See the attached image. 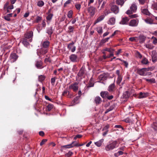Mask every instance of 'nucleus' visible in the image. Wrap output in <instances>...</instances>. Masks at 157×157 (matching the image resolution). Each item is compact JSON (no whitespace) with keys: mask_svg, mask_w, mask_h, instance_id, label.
<instances>
[{"mask_svg":"<svg viewBox=\"0 0 157 157\" xmlns=\"http://www.w3.org/2000/svg\"><path fill=\"white\" fill-rule=\"evenodd\" d=\"M50 42L47 40L44 42L42 44V47L45 48H47L49 47Z\"/></svg>","mask_w":157,"mask_h":157,"instance_id":"nucleus-24","label":"nucleus"},{"mask_svg":"<svg viewBox=\"0 0 157 157\" xmlns=\"http://www.w3.org/2000/svg\"><path fill=\"white\" fill-rule=\"evenodd\" d=\"M118 78L117 79V83L118 84H119L122 81V77L121 75L118 76Z\"/></svg>","mask_w":157,"mask_h":157,"instance_id":"nucleus-51","label":"nucleus"},{"mask_svg":"<svg viewBox=\"0 0 157 157\" xmlns=\"http://www.w3.org/2000/svg\"><path fill=\"white\" fill-rule=\"evenodd\" d=\"M97 30L99 34H101L103 32V29L101 27H98L97 28Z\"/></svg>","mask_w":157,"mask_h":157,"instance_id":"nucleus-44","label":"nucleus"},{"mask_svg":"<svg viewBox=\"0 0 157 157\" xmlns=\"http://www.w3.org/2000/svg\"><path fill=\"white\" fill-rule=\"evenodd\" d=\"M53 14L52 13L49 14L46 17V19L47 21H50L52 20Z\"/></svg>","mask_w":157,"mask_h":157,"instance_id":"nucleus-45","label":"nucleus"},{"mask_svg":"<svg viewBox=\"0 0 157 157\" xmlns=\"http://www.w3.org/2000/svg\"><path fill=\"white\" fill-rule=\"evenodd\" d=\"M73 15V11L71 10H70L67 14V16L69 18H71Z\"/></svg>","mask_w":157,"mask_h":157,"instance_id":"nucleus-48","label":"nucleus"},{"mask_svg":"<svg viewBox=\"0 0 157 157\" xmlns=\"http://www.w3.org/2000/svg\"><path fill=\"white\" fill-rule=\"evenodd\" d=\"M10 57L11 59H12L13 62H14L17 59L18 56L16 53H13L11 54Z\"/></svg>","mask_w":157,"mask_h":157,"instance_id":"nucleus-22","label":"nucleus"},{"mask_svg":"<svg viewBox=\"0 0 157 157\" xmlns=\"http://www.w3.org/2000/svg\"><path fill=\"white\" fill-rule=\"evenodd\" d=\"M46 78V76L44 75H40L38 76V81L41 82H42Z\"/></svg>","mask_w":157,"mask_h":157,"instance_id":"nucleus-32","label":"nucleus"},{"mask_svg":"<svg viewBox=\"0 0 157 157\" xmlns=\"http://www.w3.org/2000/svg\"><path fill=\"white\" fill-rule=\"evenodd\" d=\"M99 78L100 80L104 81L106 79L107 77L105 74H102L100 75L99 77Z\"/></svg>","mask_w":157,"mask_h":157,"instance_id":"nucleus-31","label":"nucleus"},{"mask_svg":"<svg viewBox=\"0 0 157 157\" xmlns=\"http://www.w3.org/2000/svg\"><path fill=\"white\" fill-rule=\"evenodd\" d=\"M111 10L115 14H117L119 12V7L116 5H113L111 6Z\"/></svg>","mask_w":157,"mask_h":157,"instance_id":"nucleus-6","label":"nucleus"},{"mask_svg":"<svg viewBox=\"0 0 157 157\" xmlns=\"http://www.w3.org/2000/svg\"><path fill=\"white\" fill-rule=\"evenodd\" d=\"M75 143V141H73L71 144L67 145L62 146H61V147H65L67 148H69L72 147H74V143Z\"/></svg>","mask_w":157,"mask_h":157,"instance_id":"nucleus-23","label":"nucleus"},{"mask_svg":"<svg viewBox=\"0 0 157 157\" xmlns=\"http://www.w3.org/2000/svg\"><path fill=\"white\" fill-rule=\"evenodd\" d=\"M94 83L93 82H92L90 80L87 86L88 87H93L94 86Z\"/></svg>","mask_w":157,"mask_h":157,"instance_id":"nucleus-53","label":"nucleus"},{"mask_svg":"<svg viewBox=\"0 0 157 157\" xmlns=\"http://www.w3.org/2000/svg\"><path fill=\"white\" fill-rule=\"evenodd\" d=\"M56 78H52L51 79V82L52 85H53L55 82Z\"/></svg>","mask_w":157,"mask_h":157,"instance_id":"nucleus-60","label":"nucleus"},{"mask_svg":"<svg viewBox=\"0 0 157 157\" xmlns=\"http://www.w3.org/2000/svg\"><path fill=\"white\" fill-rule=\"evenodd\" d=\"M116 2L117 4L122 6L124 4V0H117Z\"/></svg>","mask_w":157,"mask_h":157,"instance_id":"nucleus-39","label":"nucleus"},{"mask_svg":"<svg viewBox=\"0 0 157 157\" xmlns=\"http://www.w3.org/2000/svg\"><path fill=\"white\" fill-rule=\"evenodd\" d=\"M32 40V39H28L26 38H24V39H23L22 40V43L26 47H27L29 45V41L31 42Z\"/></svg>","mask_w":157,"mask_h":157,"instance_id":"nucleus-10","label":"nucleus"},{"mask_svg":"<svg viewBox=\"0 0 157 157\" xmlns=\"http://www.w3.org/2000/svg\"><path fill=\"white\" fill-rule=\"evenodd\" d=\"M138 41L140 43H143L145 40L146 37L143 35H140L137 37Z\"/></svg>","mask_w":157,"mask_h":157,"instance_id":"nucleus-21","label":"nucleus"},{"mask_svg":"<svg viewBox=\"0 0 157 157\" xmlns=\"http://www.w3.org/2000/svg\"><path fill=\"white\" fill-rule=\"evenodd\" d=\"M80 97L79 96H77L74 98L72 102V105H75V104L77 103V101L78 100Z\"/></svg>","mask_w":157,"mask_h":157,"instance_id":"nucleus-37","label":"nucleus"},{"mask_svg":"<svg viewBox=\"0 0 157 157\" xmlns=\"http://www.w3.org/2000/svg\"><path fill=\"white\" fill-rule=\"evenodd\" d=\"M129 17L131 18H135L136 17H138V15L137 14H129Z\"/></svg>","mask_w":157,"mask_h":157,"instance_id":"nucleus-56","label":"nucleus"},{"mask_svg":"<svg viewBox=\"0 0 157 157\" xmlns=\"http://www.w3.org/2000/svg\"><path fill=\"white\" fill-rule=\"evenodd\" d=\"M115 18L113 17L110 18L108 21V24L110 25H113L115 24Z\"/></svg>","mask_w":157,"mask_h":157,"instance_id":"nucleus-29","label":"nucleus"},{"mask_svg":"<svg viewBox=\"0 0 157 157\" xmlns=\"http://www.w3.org/2000/svg\"><path fill=\"white\" fill-rule=\"evenodd\" d=\"M82 136V135H80L79 134H78L75 137H74V139L76 140L77 138H81Z\"/></svg>","mask_w":157,"mask_h":157,"instance_id":"nucleus-61","label":"nucleus"},{"mask_svg":"<svg viewBox=\"0 0 157 157\" xmlns=\"http://www.w3.org/2000/svg\"><path fill=\"white\" fill-rule=\"evenodd\" d=\"M85 73V68L82 67L79 71L78 73V76L81 77L83 76L84 74Z\"/></svg>","mask_w":157,"mask_h":157,"instance_id":"nucleus-18","label":"nucleus"},{"mask_svg":"<svg viewBox=\"0 0 157 157\" xmlns=\"http://www.w3.org/2000/svg\"><path fill=\"white\" fill-rule=\"evenodd\" d=\"M73 154V153L72 152L70 151L68 153H66L65 155L66 157H70Z\"/></svg>","mask_w":157,"mask_h":157,"instance_id":"nucleus-50","label":"nucleus"},{"mask_svg":"<svg viewBox=\"0 0 157 157\" xmlns=\"http://www.w3.org/2000/svg\"><path fill=\"white\" fill-rule=\"evenodd\" d=\"M120 144L119 140L110 141L106 146L105 149L107 151H111L118 147Z\"/></svg>","mask_w":157,"mask_h":157,"instance_id":"nucleus-1","label":"nucleus"},{"mask_svg":"<svg viewBox=\"0 0 157 157\" xmlns=\"http://www.w3.org/2000/svg\"><path fill=\"white\" fill-rule=\"evenodd\" d=\"M145 46L147 48L150 49H152L153 48V46L150 44H146Z\"/></svg>","mask_w":157,"mask_h":157,"instance_id":"nucleus-55","label":"nucleus"},{"mask_svg":"<svg viewBox=\"0 0 157 157\" xmlns=\"http://www.w3.org/2000/svg\"><path fill=\"white\" fill-rule=\"evenodd\" d=\"M137 37H131L129 38V41L132 42H138Z\"/></svg>","mask_w":157,"mask_h":157,"instance_id":"nucleus-36","label":"nucleus"},{"mask_svg":"<svg viewBox=\"0 0 157 157\" xmlns=\"http://www.w3.org/2000/svg\"><path fill=\"white\" fill-rule=\"evenodd\" d=\"M87 8V11L89 13L90 15L91 16H93L96 13V8L90 5Z\"/></svg>","mask_w":157,"mask_h":157,"instance_id":"nucleus-2","label":"nucleus"},{"mask_svg":"<svg viewBox=\"0 0 157 157\" xmlns=\"http://www.w3.org/2000/svg\"><path fill=\"white\" fill-rule=\"evenodd\" d=\"M33 33L32 31H29L25 35V38L29 39L32 37L33 35Z\"/></svg>","mask_w":157,"mask_h":157,"instance_id":"nucleus-17","label":"nucleus"},{"mask_svg":"<svg viewBox=\"0 0 157 157\" xmlns=\"http://www.w3.org/2000/svg\"><path fill=\"white\" fill-rule=\"evenodd\" d=\"M137 9V6L135 3H133L130 7V10H128L126 12L128 14H130L135 12Z\"/></svg>","mask_w":157,"mask_h":157,"instance_id":"nucleus-3","label":"nucleus"},{"mask_svg":"<svg viewBox=\"0 0 157 157\" xmlns=\"http://www.w3.org/2000/svg\"><path fill=\"white\" fill-rule=\"evenodd\" d=\"M136 56L139 58H141L142 56L141 54L138 52H136Z\"/></svg>","mask_w":157,"mask_h":157,"instance_id":"nucleus-54","label":"nucleus"},{"mask_svg":"<svg viewBox=\"0 0 157 157\" xmlns=\"http://www.w3.org/2000/svg\"><path fill=\"white\" fill-rule=\"evenodd\" d=\"M104 51H107L110 53L113 52L114 51V49L111 48H105L104 49Z\"/></svg>","mask_w":157,"mask_h":157,"instance_id":"nucleus-47","label":"nucleus"},{"mask_svg":"<svg viewBox=\"0 0 157 157\" xmlns=\"http://www.w3.org/2000/svg\"><path fill=\"white\" fill-rule=\"evenodd\" d=\"M75 6L77 10L79 11L81 8V4L79 3H76Z\"/></svg>","mask_w":157,"mask_h":157,"instance_id":"nucleus-42","label":"nucleus"},{"mask_svg":"<svg viewBox=\"0 0 157 157\" xmlns=\"http://www.w3.org/2000/svg\"><path fill=\"white\" fill-rule=\"evenodd\" d=\"M71 1V0H68L67 1L65 2V3L64 4V6H65L66 5L70 3Z\"/></svg>","mask_w":157,"mask_h":157,"instance_id":"nucleus-63","label":"nucleus"},{"mask_svg":"<svg viewBox=\"0 0 157 157\" xmlns=\"http://www.w3.org/2000/svg\"><path fill=\"white\" fill-rule=\"evenodd\" d=\"M141 12L147 16H150L151 14L148 10L146 9H142L141 10Z\"/></svg>","mask_w":157,"mask_h":157,"instance_id":"nucleus-27","label":"nucleus"},{"mask_svg":"<svg viewBox=\"0 0 157 157\" xmlns=\"http://www.w3.org/2000/svg\"><path fill=\"white\" fill-rule=\"evenodd\" d=\"M141 62L142 63L146 64L148 63V61L147 59L146 58H144L142 60Z\"/></svg>","mask_w":157,"mask_h":157,"instance_id":"nucleus-46","label":"nucleus"},{"mask_svg":"<svg viewBox=\"0 0 157 157\" xmlns=\"http://www.w3.org/2000/svg\"><path fill=\"white\" fill-rule=\"evenodd\" d=\"M106 42L105 41V40L104 39H102L101 40V42H100L99 43V45L101 46L102 45L105 43Z\"/></svg>","mask_w":157,"mask_h":157,"instance_id":"nucleus-58","label":"nucleus"},{"mask_svg":"<svg viewBox=\"0 0 157 157\" xmlns=\"http://www.w3.org/2000/svg\"><path fill=\"white\" fill-rule=\"evenodd\" d=\"M42 63L41 60L36 61L35 65L38 69H41L43 68L44 67L42 66Z\"/></svg>","mask_w":157,"mask_h":157,"instance_id":"nucleus-14","label":"nucleus"},{"mask_svg":"<svg viewBox=\"0 0 157 157\" xmlns=\"http://www.w3.org/2000/svg\"><path fill=\"white\" fill-rule=\"evenodd\" d=\"M104 17H105L103 15H101L95 21L94 23L96 24L98 22H99L100 21H101L104 19Z\"/></svg>","mask_w":157,"mask_h":157,"instance_id":"nucleus-30","label":"nucleus"},{"mask_svg":"<svg viewBox=\"0 0 157 157\" xmlns=\"http://www.w3.org/2000/svg\"><path fill=\"white\" fill-rule=\"evenodd\" d=\"M146 80L150 83H155V79L154 78H152L150 79H147V78H145Z\"/></svg>","mask_w":157,"mask_h":157,"instance_id":"nucleus-43","label":"nucleus"},{"mask_svg":"<svg viewBox=\"0 0 157 157\" xmlns=\"http://www.w3.org/2000/svg\"><path fill=\"white\" fill-rule=\"evenodd\" d=\"M129 20V19L128 17H124L122 18L121 21L120 22V24L122 25H128V22Z\"/></svg>","mask_w":157,"mask_h":157,"instance_id":"nucleus-12","label":"nucleus"},{"mask_svg":"<svg viewBox=\"0 0 157 157\" xmlns=\"http://www.w3.org/2000/svg\"><path fill=\"white\" fill-rule=\"evenodd\" d=\"M48 52V50L47 49H43L42 48H41L40 52V54L38 53L37 55L40 56V54L44 55L46 53Z\"/></svg>","mask_w":157,"mask_h":157,"instance_id":"nucleus-25","label":"nucleus"},{"mask_svg":"<svg viewBox=\"0 0 157 157\" xmlns=\"http://www.w3.org/2000/svg\"><path fill=\"white\" fill-rule=\"evenodd\" d=\"M69 59L73 62H76L78 61V58L77 55L72 54L69 56Z\"/></svg>","mask_w":157,"mask_h":157,"instance_id":"nucleus-5","label":"nucleus"},{"mask_svg":"<svg viewBox=\"0 0 157 157\" xmlns=\"http://www.w3.org/2000/svg\"><path fill=\"white\" fill-rule=\"evenodd\" d=\"M151 68H144V76L151 75V73L149 71H151Z\"/></svg>","mask_w":157,"mask_h":157,"instance_id":"nucleus-11","label":"nucleus"},{"mask_svg":"<svg viewBox=\"0 0 157 157\" xmlns=\"http://www.w3.org/2000/svg\"><path fill=\"white\" fill-rule=\"evenodd\" d=\"M115 86L114 83H113L110 84L108 87V90L109 92H114L115 90Z\"/></svg>","mask_w":157,"mask_h":157,"instance_id":"nucleus-15","label":"nucleus"},{"mask_svg":"<svg viewBox=\"0 0 157 157\" xmlns=\"http://www.w3.org/2000/svg\"><path fill=\"white\" fill-rule=\"evenodd\" d=\"M144 68L141 69H137V73L140 75L144 76Z\"/></svg>","mask_w":157,"mask_h":157,"instance_id":"nucleus-26","label":"nucleus"},{"mask_svg":"<svg viewBox=\"0 0 157 157\" xmlns=\"http://www.w3.org/2000/svg\"><path fill=\"white\" fill-rule=\"evenodd\" d=\"M78 82H74L70 85L69 87V89L72 90L74 92H76L78 90Z\"/></svg>","mask_w":157,"mask_h":157,"instance_id":"nucleus-4","label":"nucleus"},{"mask_svg":"<svg viewBox=\"0 0 157 157\" xmlns=\"http://www.w3.org/2000/svg\"><path fill=\"white\" fill-rule=\"evenodd\" d=\"M109 95V92L107 91H102L100 93L101 96L103 98H106L108 97V95Z\"/></svg>","mask_w":157,"mask_h":157,"instance_id":"nucleus-19","label":"nucleus"},{"mask_svg":"<svg viewBox=\"0 0 157 157\" xmlns=\"http://www.w3.org/2000/svg\"><path fill=\"white\" fill-rule=\"evenodd\" d=\"M54 31V29H53L52 27L50 26L47 28L46 33L48 34L50 37H51V35L53 33Z\"/></svg>","mask_w":157,"mask_h":157,"instance_id":"nucleus-13","label":"nucleus"},{"mask_svg":"<svg viewBox=\"0 0 157 157\" xmlns=\"http://www.w3.org/2000/svg\"><path fill=\"white\" fill-rule=\"evenodd\" d=\"M74 29V27L72 26H69L68 27V33H73V31Z\"/></svg>","mask_w":157,"mask_h":157,"instance_id":"nucleus-38","label":"nucleus"},{"mask_svg":"<svg viewBox=\"0 0 157 157\" xmlns=\"http://www.w3.org/2000/svg\"><path fill=\"white\" fill-rule=\"evenodd\" d=\"M42 19V17H41L37 16L34 20V22L36 23H38Z\"/></svg>","mask_w":157,"mask_h":157,"instance_id":"nucleus-40","label":"nucleus"},{"mask_svg":"<svg viewBox=\"0 0 157 157\" xmlns=\"http://www.w3.org/2000/svg\"><path fill=\"white\" fill-rule=\"evenodd\" d=\"M3 18H4L5 20H6L7 21H10L11 20L10 18L8 16V15H7L6 16H4L3 17Z\"/></svg>","mask_w":157,"mask_h":157,"instance_id":"nucleus-59","label":"nucleus"},{"mask_svg":"<svg viewBox=\"0 0 157 157\" xmlns=\"http://www.w3.org/2000/svg\"><path fill=\"white\" fill-rule=\"evenodd\" d=\"M101 102V98L99 96H97L95 98L94 102L96 104V105L100 104Z\"/></svg>","mask_w":157,"mask_h":157,"instance_id":"nucleus-16","label":"nucleus"},{"mask_svg":"<svg viewBox=\"0 0 157 157\" xmlns=\"http://www.w3.org/2000/svg\"><path fill=\"white\" fill-rule=\"evenodd\" d=\"M148 93H143L140 92L139 94L138 98H145L148 96Z\"/></svg>","mask_w":157,"mask_h":157,"instance_id":"nucleus-20","label":"nucleus"},{"mask_svg":"<svg viewBox=\"0 0 157 157\" xmlns=\"http://www.w3.org/2000/svg\"><path fill=\"white\" fill-rule=\"evenodd\" d=\"M74 43L72 41V43L69 44L68 45L67 48L68 49L71 50L72 52H74L76 49V47L75 46H73Z\"/></svg>","mask_w":157,"mask_h":157,"instance_id":"nucleus-7","label":"nucleus"},{"mask_svg":"<svg viewBox=\"0 0 157 157\" xmlns=\"http://www.w3.org/2000/svg\"><path fill=\"white\" fill-rule=\"evenodd\" d=\"M130 95L128 91H126L123 94V96L124 98H128Z\"/></svg>","mask_w":157,"mask_h":157,"instance_id":"nucleus-35","label":"nucleus"},{"mask_svg":"<svg viewBox=\"0 0 157 157\" xmlns=\"http://www.w3.org/2000/svg\"><path fill=\"white\" fill-rule=\"evenodd\" d=\"M138 23L135 19L131 20L128 23V25L131 26H136L138 25Z\"/></svg>","mask_w":157,"mask_h":157,"instance_id":"nucleus-9","label":"nucleus"},{"mask_svg":"<svg viewBox=\"0 0 157 157\" xmlns=\"http://www.w3.org/2000/svg\"><path fill=\"white\" fill-rule=\"evenodd\" d=\"M152 59L153 62H155L157 61V52L155 51L152 52Z\"/></svg>","mask_w":157,"mask_h":157,"instance_id":"nucleus-8","label":"nucleus"},{"mask_svg":"<svg viewBox=\"0 0 157 157\" xmlns=\"http://www.w3.org/2000/svg\"><path fill=\"white\" fill-rule=\"evenodd\" d=\"M104 141V139H101L100 140L98 141L95 142L94 144L95 145L97 146L98 147H100L102 145V143Z\"/></svg>","mask_w":157,"mask_h":157,"instance_id":"nucleus-28","label":"nucleus"},{"mask_svg":"<svg viewBox=\"0 0 157 157\" xmlns=\"http://www.w3.org/2000/svg\"><path fill=\"white\" fill-rule=\"evenodd\" d=\"M151 127L154 130L157 131V122H155L153 123L151 125Z\"/></svg>","mask_w":157,"mask_h":157,"instance_id":"nucleus-33","label":"nucleus"},{"mask_svg":"<svg viewBox=\"0 0 157 157\" xmlns=\"http://www.w3.org/2000/svg\"><path fill=\"white\" fill-rule=\"evenodd\" d=\"M121 61L124 64V65L125 66V67H127L128 66V62L125 61H124V60H121Z\"/></svg>","mask_w":157,"mask_h":157,"instance_id":"nucleus-62","label":"nucleus"},{"mask_svg":"<svg viewBox=\"0 0 157 157\" xmlns=\"http://www.w3.org/2000/svg\"><path fill=\"white\" fill-rule=\"evenodd\" d=\"M144 21L147 24H152L153 23V21L151 18H147Z\"/></svg>","mask_w":157,"mask_h":157,"instance_id":"nucleus-34","label":"nucleus"},{"mask_svg":"<svg viewBox=\"0 0 157 157\" xmlns=\"http://www.w3.org/2000/svg\"><path fill=\"white\" fill-rule=\"evenodd\" d=\"M44 5V2L42 1H39L37 2V5L40 7H42Z\"/></svg>","mask_w":157,"mask_h":157,"instance_id":"nucleus-41","label":"nucleus"},{"mask_svg":"<svg viewBox=\"0 0 157 157\" xmlns=\"http://www.w3.org/2000/svg\"><path fill=\"white\" fill-rule=\"evenodd\" d=\"M47 140H48L47 139H43L40 143V145L42 146V145L44 144H45V143L47 141Z\"/></svg>","mask_w":157,"mask_h":157,"instance_id":"nucleus-52","label":"nucleus"},{"mask_svg":"<svg viewBox=\"0 0 157 157\" xmlns=\"http://www.w3.org/2000/svg\"><path fill=\"white\" fill-rule=\"evenodd\" d=\"M53 105L51 104H49L47 106L48 110L49 111H51L52 110V109L53 108Z\"/></svg>","mask_w":157,"mask_h":157,"instance_id":"nucleus-49","label":"nucleus"},{"mask_svg":"<svg viewBox=\"0 0 157 157\" xmlns=\"http://www.w3.org/2000/svg\"><path fill=\"white\" fill-rule=\"evenodd\" d=\"M42 25L43 28H45L46 26V23L45 20H43L42 22Z\"/></svg>","mask_w":157,"mask_h":157,"instance_id":"nucleus-64","label":"nucleus"},{"mask_svg":"<svg viewBox=\"0 0 157 157\" xmlns=\"http://www.w3.org/2000/svg\"><path fill=\"white\" fill-rule=\"evenodd\" d=\"M67 97L69 98H71L73 97V94L72 93L70 92L69 91L68 93V95H67Z\"/></svg>","mask_w":157,"mask_h":157,"instance_id":"nucleus-57","label":"nucleus"}]
</instances>
